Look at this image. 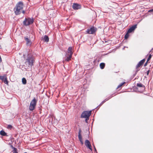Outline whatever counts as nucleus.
<instances>
[{
    "mask_svg": "<svg viewBox=\"0 0 153 153\" xmlns=\"http://www.w3.org/2000/svg\"><path fill=\"white\" fill-rule=\"evenodd\" d=\"M14 153H18L16 151V152H14Z\"/></svg>",
    "mask_w": 153,
    "mask_h": 153,
    "instance_id": "f704fd0d",
    "label": "nucleus"
},
{
    "mask_svg": "<svg viewBox=\"0 0 153 153\" xmlns=\"http://www.w3.org/2000/svg\"><path fill=\"white\" fill-rule=\"evenodd\" d=\"M34 62V59L33 57H29L26 59L25 62V64L28 65V66H32L33 65V62Z\"/></svg>",
    "mask_w": 153,
    "mask_h": 153,
    "instance_id": "7ed1b4c3",
    "label": "nucleus"
},
{
    "mask_svg": "<svg viewBox=\"0 0 153 153\" xmlns=\"http://www.w3.org/2000/svg\"><path fill=\"white\" fill-rule=\"evenodd\" d=\"M43 40L46 42H48L49 41V38L48 36L46 35L43 38Z\"/></svg>",
    "mask_w": 153,
    "mask_h": 153,
    "instance_id": "dca6fc26",
    "label": "nucleus"
},
{
    "mask_svg": "<svg viewBox=\"0 0 153 153\" xmlns=\"http://www.w3.org/2000/svg\"><path fill=\"white\" fill-rule=\"evenodd\" d=\"M137 27V25H135L130 27L127 31V33H130L134 30Z\"/></svg>",
    "mask_w": 153,
    "mask_h": 153,
    "instance_id": "9d476101",
    "label": "nucleus"
},
{
    "mask_svg": "<svg viewBox=\"0 0 153 153\" xmlns=\"http://www.w3.org/2000/svg\"><path fill=\"white\" fill-rule=\"evenodd\" d=\"M72 8L74 10H78L81 8V6L79 4L74 3L73 4Z\"/></svg>",
    "mask_w": 153,
    "mask_h": 153,
    "instance_id": "6e6552de",
    "label": "nucleus"
},
{
    "mask_svg": "<svg viewBox=\"0 0 153 153\" xmlns=\"http://www.w3.org/2000/svg\"><path fill=\"white\" fill-rule=\"evenodd\" d=\"M153 11V9L149 10L148 11L149 12H152Z\"/></svg>",
    "mask_w": 153,
    "mask_h": 153,
    "instance_id": "c756f323",
    "label": "nucleus"
},
{
    "mask_svg": "<svg viewBox=\"0 0 153 153\" xmlns=\"http://www.w3.org/2000/svg\"><path fill=\"white\" fill-rule=\"evenodd\" d=\"M3 81L6 84H8V81L7 79V77Z\"/></svg>",
    "mask_w": 153,
    "mask_h": 153,
    "instance_id": "b1692460",
    "label": "nucleus"
},
{
    "mask_svg": "<svg viewBox=\"0 0 153 153\" xmlns=\"http://www.w3.org/2000/svg\"><path fill=\"white\" fill-rule=\"evenodd\" d=\"M6 76H0V79L4 81L6 78Z\"/></svg>",
    "mask_w": 153,
    "mask_h": 153,
    "instance_id": "6ab92c4d",
    "label": "nucleus"
},
{
    "mask_svg": "<svg viewBox=\"0 0 153 153\" xmlns=\"http://www.w3.org/2000/svg\"><path fill=\"white\" fill-rule=\"evenodd\" d=\"M85 144L87 148L91 150V151H92V149L91 144L90 142L88 140H85Z\"/></svg>",
    "mask_w": 153,
    "mask_h": 153,
    "instance_id": "0eeeda50",
    "label": "nucleus"
},
{
    "mask_svg": "<svg viewBox=\"0 0 153 153\" xmlns=\"http://www.w3.org/2000/svg\"><path fill=\"white\" fill-rule=\"evenodd\" d=\"M152 55L150 54L149 55V57L147 59V62H148L151 58Z\"/></svg>",
    "mask_w": 153,
    "mask_h": 153,
    "instance_id": "412c9836",
    "label": "nucleus"
},
{
    "mask_svg": "<svg viewBox=\"0 0 153 153\" xmlns=\"http://www.w3.org/2000/svg\"><path fill=\"white\" fill-rule=\"evenodd\" d=\"M147 61H146V62L145 63L144 65V66H146L147 65Z\"/></svg>",
    "mask_w": 153,
    "mask_h": 153,
    "instance_id": "2f4dec72",
    "label": "nucleus"
},
{
    "mask_svg": "<svg viewBox=\"0 0 153 153\" xmlns=\"http://www.w3.org/2000/svg\"><path fill=\"white\" fill-rule=\"evenodd\" d=\"M111 96L109 97H108V98H107L105 99L104 100L102 101V102H104V103L105 102H106V101L108 100L109 99L111 98Z\"/></svg>",
    "mask_w": 153,
    "mask_h": 153,
    "instance_id": "5701e85b",
    "label": "nucleus"
},
{
    "mask_svg": "<svg viewBox=\"0 0 153 153\" xmlns=\"http://www.w3.org/2000/svg\"><path fill=\"white\" fill-rule=\"evenodd\" d=\"M24 39L25 40L26 42V45L28 46L30 45H31L32 44V42L29 39L28 37L26 36L24 37Z\"/></svg>",
    "mask_w": 153,
    "mask_h": 153,
    "instance_id": "9b49d317",
    "label": "nucleus"
},
{
    "mask_svg": "<svg viewBox=\"0 0 153 153\" xmlns=\"http://www.w3.org/2000/svg\"><path fill=\"white\" fill-rule=\"evenodd\" d=\"M104 102H103L102 101L101 103L100 104V105H99V106H101V105L103 104Z\"/></svg>",
    "mask_w": 153,
    "mask_h": 153,
    "instance_id": "7c9ffc66",
    "label": "nucleus"
},
{
    "mask_svg": "<svg viewBox=\"0 0 153 153\" xmlns=\"http://www.w3.org/2000/svg\"><path fill=\"white\" fill-rule=\"evenodd\" d=\"M128 33H126L125 36V39H127L129 36Z\"/></svg>",
    "mask_w": 153,
    "mask_h": 153,
    "instance_id": "aec40b11",
    "label": "nucleus"
},
{
    "mask_svg": "<svg viewBox=\"0 0 153 153\" xmlns=\"http://www.w3.org/2000/svg\"><path fill=\"white\" fill-rule=\"evenodd\" d=\"M94 149H95V151H96V149H95V146H94Z\"/></svg>",
    "mask_w": 153,
    "mask_h": 153,
    "instance_id": "c9c22d12",
    "label": "nucleus"
},
{
    "mask_svg": "<svg viewBox=\"0 0 153 153\" xmlns=\"http://www.w3.org/2000/svg\"><path fill=\"white\" fill-rule=\"evenodd\" d=\"M73 52L72 51V47H69L68 49V51L66 53V60L67 61H70L72 56Z\"/></svg>",
    "mask_w": 153,
    "mask_h": 153,
    "instance_id": "f03ea898",
    "label": "nucleus"
},
{
    "mask_svg": "<svg viewBox=\"0 0 153 153\" xmlns=\"http://www.w3.org/2000/svg\"><path fill=\"white\" fill-rule=\"evenodd\" d=\"M24 153H27V152H24Z\"/></svg>",
    "mask_w": 153,
    "mask_h": 153,
    "instance_id": "e433bc0d",
    "label": "nucleus"
},
{
    "mask_svg": "<svg viewBox=\"0 0 153 153\" xmlns=\"http://www.w3.org/2000/svg\"><path fill=\"white\" fill-rule=\"evenodd\" d=\"M85 118V122L87 123L88 120L89 118Z\"/></svg>",
    "mask_w": 153,
    "mask_h": 153,
    "instance_id": "cd10ccee",
    "label": "nucleus"
},
{
    "mask_svg": "<svg viewBox=\"0 0 153 153\" xmlns=\"http://www.w3.org/2000/svg\"><path fill=\"white\" fill-rule=\"evenodd\" d=\"M33 18H25L23 22V24L26 26L32 24L33 22Z\"/></svg>",
    "mask_w": 153,
    "mask_h": 153,
    "instance_id": "39448f33",
    "label": "nucleus"
},
{
    "mask_svg": "<svg viewBox=\"0 0 153 153\" xmlns=\"http://www.w3.org/2000/svg\"><path fill=\"white\" fill-rule=\"evenodd\" d=\"M111 96L109 97H108V98H107L105 99L104 100L102 101V102H104V103L105 102H106V101L108 100L109 99L111 98Z\"/></svg>",
    "mask_w": 153,
    "mask_h": 153,
    "instance_id": "4be33fe9",
    "label": "nucleus"
},
{
    "mask_svg": "<svg viewBox=\"0 0 153 153\" xmlns=\"http://www.w3.org/2000/svg\"><path fill=\"white\" fill-rule=\"evenodd\" d=\"M105 64L104 63H100V66L101 69H103L105 67Z\"/></svg>",
    "mask_w": 153,
    "mask_h": 153,
    "instance_id": "f3484780",
    "label": "nucleus"
},
{
    "mask_svg": "<svg viewBox=\"0 0 153 153\" xmlns=\"http://www.w3.org/2000/svg\"><path fill=\"white\" fill-rule=\"evenodd\" d=\"M23 3L21 1L19 2L16 4V6L14 9L15 14L16 15H18L20 13L21 11L23 9Z\"/></svg>",
    "mask_w": 153,
    "mask_h": 153,
    "instance_id": "f257e3e1",
    "label": "nucleus"
},
{
    "mask_svg": "<svg viewBox=\"0 0 153 153\" xmlns=\"http://www.w3.org/2000/svg\"><path fill=\"white\" fill-rule=\"evenodd\" d=\"M37 102V100L36 98L34 97L33 99L31 101L30 106L29 109L30 111H33L35 108Z\"/></svg>",
    "mask_w": 153,
    "mask_h": 153,
    "instance_id": "20e7f679",
    "label": "nucleus"
},
{
    "mask_svg": "<svg viewBox=\"0 0 153 153\" xmlns=\"http://www.w3.org/2000/svg\"><path fill=\"white\" fill-rule=\"evenodd\" d=\"M0 134L2 136H7V133L3 130L0 131Z\"/></svg>",
    "mask_w": 153,
    "mask_h": 153,
    "instance_id": "2eb2a0df",
    "label": "nucleus"
},
{
    "mask_svg": "<svg viewBox=\"0 0 153 153\" xmlns=\"http://www.w3.org/2000/svg\"><path fill=\"white\" fill-rule=\"evenodd\" d=\"M81 130L80 129L79 131L78 137V138L80 142L82 144H83V143L82 140V136L81 134Z\"/></svg>",
    "mask_w": 153,
    "mask_h": 153,
    "instance_id": "f8f14e48",
    "label": "nucleus"
},
{
    "mask_svg": "<svg viewBox=\"0 0 153 153\" xmlns=\"http://www.w3.org/2000/svg\"><path fill=\"white\" fill-rule=\"evenodd\" d=\"M125 83V82H123L119 84V85L121 87L122 86L124 83Z\"/></svg>",
    "mask_w": 153,
    "mask_h": 153,
    "instance_id": "a878e982",
    "label": "nucleus"
},
{
    "mask_svg": "<svg viewBox=\"0 0 153 153\" xmlns=\"http://www.w3.org/2000/svg\"><path fill=\"white\" fill-rule=\"evenodd\" d=\"M91 111H84L82 114L81 117L82 118H89L90 116L91 115Z\"/></svg>",
    "mask_w": 153,
    "mask_h": 153,
    "instance_id": "423d86ee",
    "label": "nucleus"
},
{
    "mask_svg": "<svg viewBox=\"0 0 153 153\" xmlns=\"http://www.w3.org/2000/svg\"><path fill=\"white\" fill-rule=\"evenodd\" d=\"M95 31V28L94 27H91L90 29H88L86 31L89 34H93Z\"/></svg>",
    "mask_w": 153,
    "mask_h": 153,
    "instance_id": "1a4fd4ad",
    "label": "nucleus"
},
{
    "mask_svg": "<svg viewBox=\"0 0 153 153\" xmlns=\"http://www.w3.org/2000/svg\"><path fill=\"white\" fill-rule=\"evenodd\" d=\"M149 70H148L147 72V75H148L149 74Z\"/></svg>",
    "mask_w": 153,
    "mask_h": 153,
    "instance_id": "c85d7f7f",
    "label": "nucleus"
},
{
    "mask_svg": "<svg viewBox=\"0 0 153 153\" xmlns=\"http://www.w3.org/2000/svg\"><path fill=\"white\" fill-rule=\"evenodd\" d=\"M145 61V59H143L141 60L140 62H139L138 63L136 66V68H138L140 67L141 65H142L144 62Z\"/></svg>",
    "mask_w": 153,
    "mask_h": 153,
    "instance_id": "ddd939ff",
    "label": "nucleus"
},
{
    "mask_svg": "<svg viewBox=\"0 0 153 153\" xmlns=\"http://www.w3.org/2000/svg\"><path fill=\"white\" fill-rule=\"evenodd\" d=\"M13 151H14L13 153H14L16 151L17 149L15 147H13Z\"/></svg>",
    "mask_w": 153,
    "mask_h": 153,
    "instance_id": "bb28decb",
    "label": "nucleus"
},
{
    "mask_svg": "<svg viewBox=\"0 0 153 153\" xmlns=\"http://www.w3.org/2000/svg\"><path fill=\"white\" fill-rule=\"evenodd\" d=\"M25 11H24V10H23V11H22V13L23 14H24V13H25Z\"/></svg>",
    "mask_w": 153,
    "mask_h": 153,
    "instance_id": "72a5a7b5",
    "label": "nucleus"
},
{
    "mask_svg": "<svg viewBox=\"0 0 153 153\" xmlns=\"http://www.w3.org/2000/svg\"><path fill=\"white\" fill-rule=\"evenodd\" d=\"M12 128V126L10 125H9L7 126V128L8 129H11Z\"/></svg>",
    "mask_w": 153,
    "mask_h": 153,
    "instance_id": "393cba45",
    "label": "nucleus"
},
{
    "mask_svg": "<svg viewBox=\"0 0 153 153\" xmlns=\"http://www.w3.org/2000/svg\"><path fill=\"white\" fill-rule=\"evenodd\" d=\"M22 82L23 84H25L27 82L26 79L25 78H22Z\"/></svg>",
    "mask_w": 153,
    "mask_h": 153,
    "instance_id": "a211bd4d",
    "label": "nucleus"
},
{
    "mask_svg": "<svg viewBox=\"0 0 153 153\" xmlns=\"http://www.w3.org/2000/svg\"><path fill=\"white\" fill-rule=\"evenodd\" d=\"M121 86L119 85L117 86V89L118 88H119Z\"/></svg>",
    "mask_w": 153,
    "mask_h": 153,
    "instance_id": "473e14b6",
    "label": "nucleus"
},
{
    "mask_svg": "<svg viewBox=\"0 0 153 153\" xmlns=\"http://www.w3.org/2000/svg\"><path fill=\"white\" fill-rule=\"evenodd\" d=\"M137 85L139 87H141L142 88V89L143 90H144L145 89V87L144 85H143L141 83H138L137 84Z\"/></svg>",
    "mask_w": 153,
    "mask_h": 153,
    "instance_id": "4468645a",
    "label": "nucleus"
}]
</instances>
